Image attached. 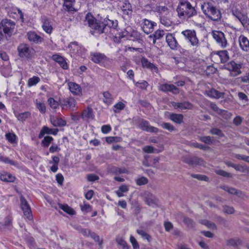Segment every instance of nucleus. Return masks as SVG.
<instances>
[{
  "mask_svg": "<svg viewBox=\"0 0 249 249\" xmlns=\"http://www.w3.org/2000/svg\"><path fill=\"white\" fill-rule=\"evenodd\" d=\"M136 123L139 127L143 131L155 133H157L160 132V130L158 128L150 125L149 122L143 119H138L136 121Z\"/></svg>",
  "mask_w": 249,
  "mask_h": 249,
  "instance_id": "6",
  "label": "nucleus"
},
{
  "mask_svg": "<svg viewBox=\"0 0 249 249\" xmlns=\"http://www.w3.org/2000/svg\"><path fill=\"white\" fill-rule=\"evenodd\" d=\"M124 107L125 105L123 103L120 102L114 105L113 111L114 112L116 113L124 109Z\"/></svg>",
  "mask_w": 249,
  "mask_h": 249,
  "instance_id": "46",
  "label": "nucleus"
},
{
  "mask_svg": "<svg viewBox=\"0 0 249 249\" xmlns=\"http://www.w3.org/2000/svg\"><path fill=\"white\" fill-rule=\"evenodd\" d=\"M145 201L147 204L149 206H152V205L156 204V200L151 195L148 196L146 197Z\"/></svg>",
  "mask_w": 249,
  "mask_h": 249,
  "instance_id": "55",
  "label": "nucleus"
},
{
  "mask_svg": "<svg viewBox=\"0 0 249 249\" xmlns=\"http://www.w3.org/2000/svg\"><path fill=\"white\" fill-rule=\"evenodd\" d=\"M241 64H237L234 61H231L226 65L225 69L231 71L232 76H236L241 73Z\"/></svg>",
  "mask_w": 249,
  "mask_h": 249,
  "instance_id": "8",
  "label": "nucleus"
},
{
  "mask_svg": "<svg viewBox=\"0 0 249 249\" xmlns=\"http://www.w3.org/2000/svg\"><path fill=\"white\" fill-rule=\"evenodd\" d=\"M155 11L158 13L159 17L166 14H168L169 13V10L167 7L160 5H156Z\"/></svg>",
  "mask_w": 249,
  "mask_h": 249,
  "instance_id": "32",
  "label": "nucleus"
},
{
  "mask_svg": "<svg viewBox=\"0 0 249 249\" xmlns=\"http://www.w3.org/2000/svg\"><path fill=\"white\" fill-rule=\"evenodd\" d=\"M36 107L39 110V111L41 113H44L46 111V106L43 102L38 101L36 100Z\"/></svg>",
  "mask_w": 249,
  "mask_h": 249,
  "instance_id": "37",
  "label": "nucleus"
},
{
  "mask_svg": "<svg viewBox=\"0 0 249 249\" xmlns=\"http://www.w3.org/2000/svg\"><path fill=\"white\" fill-rule=\"evenodd\" d=\"M130 241L132 244L134 249H139V245L136 239L133 236H130Z\"/></svg>",
  "mask_w": 249,
  "mask_h": 249,
  "instance_id": "60",
  "label": "nucleus"
},
{
  "mask_svg": "<svg viewBox=\"0 0 249 249\" xmlns=\"http://www.w3.org/2000/svg\"><path fill=\"white\" fill-rule=\"evenodd\" d=\"M50 120L54 126H64L67 124L66 122L61 118L51 117Z\"/></svg>",
  "mask_w": 249,
  "mask_h": 249,
  "instance_id": "28",
  "label": "nucleus"
},
{
  "mask_svg": "<svg viewBox=\"0 0 249 249\" xmlns=\"http://www.w3.org/2000/svg\"><path fill=\"white\" fill-rule=\"evenodd\" d=\"M177 11L179 17H184L190 18L197 14L195 7L192 6L189 1L185 0L180 1Z\"/></svg>",
  "mask_w": 249,
  "mask_h": 249,
  "instance_id": "2",
  "label": "nucleus"
},
{
  "mask_svg": "<svg viewBox=\"0 0 249 249\" xmlns=\"http://www.w3.org/2000/svg\"><path fill=\"white\" fill-rule=\"evenodd\" d=\"M87 179L89 181L93 182L99 179V177L95 174H90L87 175Z\"/></svg>",
  "mask_w": 249,
  "mask_h": 249,
  "instance_id": "57",
  "label": "nucleus"
},
{
  "mask_svg": "<svg viewBox=\"0 0 249 249\" xmlns=\"http://www.w3.org/2000/svg\"><path fill=\"white\" fill-rule=\"evenodd\" d=\"M238 42L241 49L246 53L249 52V40L244 35H240L238 37Z\"/></svg>",
  "mask_w": 249,
  "mask_h": 249,
  "instance_id": "19",
  "label": "nucleus"
},
{
  "mask_svg": "<svg viewBox=\"0 0 249 249\" xmlns=\"http://www.w3.org/2000/svg\"><path fill=\"white\" fill-rule=\"evenodd\" d=\"M42 28L47 34H50L53 31V27L50 20L46 17L42 18Z\"/></svg>",
  "mask_w": 249,
  "mask_h": 249,
  "instance_id": "24",
  "label": "nucleus"
},
{
  "mask_svg": "<svg viewBox=\"0 0 249 249\" xmlns=\"http://www.w3.org/2000/svg\"><path fill=\"white\" fill-rule=\"evenodd\" d=\"M84 22L90 28V33L94 35L107 33L108 28L115 29L118 26L117 20L104 19L103 21H98L90 13L86 15Z\"/></svg>",
  "mask_w": 249,
  "mask_h": 249,
  "instance_id": "1",
  "label": "nucleus"
},
{
  "mask_svg": "<svg viewBox=\"0 0 249 249\" xmlns=\"http://www.w3.org/2000/svg\"><path fill=\"white\" fill-rule=\"evenodd\" d=\"M53 141V137L49 136H45L42 141V143L44 147H48Z\"/></svg>",
  "mask_w": 249,
  "mask_h": 249,
  "instance_id": "47",
  "label": "nucleus"
},
{
  "mask_svg": "<svg viewBox=\"0 0 249 249\" xmlns=\"http://www.w3.org/2000/svg\"><path fill=\"white\" fill-rule=\"evenodd\" d=\"M160 125L163 129H166L170 132H172L176 130L175 126L169 123H163L161 124Z\"/></svg>",
  "mask_w": 249,
  "mask_h": 249,
  "instance_id": "40",
  "label": "nucleus"
},
{
  "mask_svg": "<svg viewBox=\"0 0 249 249\" xmlns=\"http://www.w3.org/2000/svg\"><path fill=\"white\" fill-rule=\"evenodd\" d=\"M92 114V110L90 108H88L86 109H85L82 113V117L83 118H89L91 116Z\"/></svg>",
  "mask_w": 249,
  "mask_h": 249,
  "instance_id": "51",
  "label": "nucleus"
},
{
  "mask_svg": "<svg viewBox=\"0 0 249 249\" xmlns=\"http://www.w3.org/2000/svg\"><path fill=\"white\" fill-rule=\"evenodd\" d=\"M44 38L43 37L38 35L36 33L32 32V42L39 44L43 42Z\"/></svg>",
  "mask_w": 249,
  "mask_h": 249,
  "instance_id": "36",
  "label": "nucleus"
},
{
  "mask_svg": "<svg viewBox=\"0 0 249 249\" xmlns=\"http://www.w3.org/2000/svg\"><path fill=\"white\" fill-rule=\"evenodd\" d=\"M18 54L21 57L29 58L30 50L29 46L24 43L20 44L18 47Z\"/></svg>",
  "mask_w": 249,
  "mask_h": 249,
  "instance_id": "16",
  "label": "nucleus"
},
{
  "mask_svg": "<svg viewBox=\"0 0 249 249\" xmlns=\"http://www.w3.org/2000/svg\"><path fill=\"white\" fill-rule=\"evenodd\" d=\"M136 184L138 185L141 186L146 184L148 182V179L144 177H142L136 180Z\"/></svg>",
  "mask_w": 249,
  "mask_h": 249,
  "instance_id": "49",
  "label": "nucleus"
},
{
  "mask_svg": "<svg viewBox=\"0 0 249 249\" xmlns=\"http://www.w3.org/2000/svg\"><path fill=\"white\" fill-rule=\"evenodd\" d=\"M58 131V129L55 128V129H51L48 127L46 126H44L42 127L40 134L39 135V137L41 138L42 137L44 134H53L54 135H55L57 134V132Z\"/></svg>",
  "mask_w": 249,
  "mask_h": 249,
  "instance_id": "26",
  "label": "nucleus"
},
{
  "mask_svg": "<svg viewBox=\"0 0 249 249\" xmlns=\"http://www.w3.org/2000/svg\"><path fill=\"white\" fill-rule=\"evenodd\" d=\"M159 89L163 92H170L173 94H178L179 93V89L173 84H162L159 86Z\"/></svg>",
  "mask_w": 249,
  "mask_h": 249,
  "instance_id": "11",
  "label": "nucleus"
},
{
  "mask_svg": "<svg viewBox=\"0 0 249 249\" xmlns=\"http://www.w3.org/2000/svg\"><path fill=\"white\" fill-rule=\"evenodd\" d=\"M112 172L115 174H123L126 173V170L124 168H120L116 167H114L111 169Z\"/></svg>",
  "mask_w": 249,
  "mask_h": 249,
  "instance_id": "56",
  "label": "nucleus"
},
{
  "mask_svg": "<svg viewBox=\"0 0 249 249\" xmlns=\"http://www.w3.org/2000/svg\"><path fill=\"white\" fill-rule=\"evenodd\" d=\"M62 5L63 10L69 13L72 14L77 11V9L74 7L75 0H63Z\"/></svg>",
  "mask_w": 249,
  "mask_h": 249,
  "instance_id": "14",
  "label": "nucleus"
},
{
  "mask_svg": "<svg viewBox=\"0 0 249 249\" xmlns=\"http://www.w3.org/2000/svg\"><path fill=\"white\" fill-rule=\"evenodd\" d=\"M157 24L155 22L145 18L143 20V24L142 28L145 33L149 34L153 31L154 27Z\"/></svg>",
  "mask_w": 249,
  "mask_h": 249,
  "instance_id": "15",
  "label": "nucleus"
},
{
  "mask_svg": "<svg viewBox=\"0 0 249 249\" xmlns=\"http://www.w3.org/2000/svg\"><path fill=\"white\" fill-rule=\"evenodd\" d=\"M164 35V32L163 30H157L155 32L153 36H149V37L153 39V42L155 44L157 39L161 38Z\"/></svg>",
  "mask_w": 249,
  "mask_h": 249,
  "instance_id": "33",
  "label": "nucleus"
},
{
  "mask_svg": "<svg viewBox=\"0 0 249 249\" xmlns=\"http://www.w3.org/2000/svg\"><path fill=\"white\" fill-rule=\"evenodd\" d=\"M183 222L189 228H192L195 226V222L189 217H185Z\"/></svg>",
  "mask_w": 249,
  "mask_h": 249,
  "instance_id": "50",
  "label": "nucleus"
},
{
  "mask_svg": "<svg viewBox=\"0 0 249 249\" xmlns=\"http://www.w3.org/2000/svg\"><path fill=\"white\" fill-rule=\"evenodd\" d=\"M200 223L206 226L208 228H211L213 230H216L217 229V227L215 223L212 222L210 221L207 220H201Z\"/></svg>",
  "mask_w": 249,
  "mask_h": 249,
  "instance_id": "42",
  "label": "nucleus"
},
{
  "mask_svg": "<svg viewBox=\"0 0 249 249\" xmlns=\"http://www.w3.org/2000/svg\"><path fill=\"white\" fill-rule=\"evenodd\" d=\"M121 9L124 15L129 16L132 14L131 5L127 0H125L123 2V4L121 6Z\"/></svg>",
  "mask_w": 249,
  "mask_h": 249,
  "instance_id": "27",
  "label": "nucleus"
},
{
  "mask_svg": "<svg viewBox=\"0 0 249 249\" xmlns=\"http://www.w3.org/2000/svg\"><path fill=\"white\" fill-rule=\"evenodd\" d=\"M15 177L12 174L3 172L0 173V179L5 182H13L15 180Z\"/></svg>",
  "mask_w": 249,
  "mask_h": 249,
  "instance_id": "31",
  "label": "nucleus"
},
{
  "mask_svg": "<svg viewBox=\"0 0 249 249\" xmlns=\"http://www.w3.org/2000/svg\"><path fill=\"white\" fill-rule=\"evenodd\" d=\"M183 115L181 114L171 113L169 115V119L178 124H181L183 122Z\"/></svg>",
  "mask_w": 249,
  "mask_h": 249,
  "instance_id": "30",
  "label": "nucleus"
},
{
  "mask_svg": "<svg viewBox=\"0 0 249 249\" xmlns=\"http://www.w3.org/2000/svg\"><path fill=\"white\" fill-rule=\"evenodd\" d=\"M130 36L133 37L132 39L134 40L139 41L142 39V36L137 31H133L131 33Z\"/></svg>",
  "mask_w": 249,
  "mask_h": 249,
  "instance_id": "41",
  "label": "nucleus"
},
{
  "mask_svg": "<svg viewBox=\"0 0 249 249\" xmlns=\"http://www.w3.org/2000/svg\"><path fill=\"white\" fill-rule=\"evenodd\" d=\"M234 209L232 206L228 205L223 206V212L227 214H231L234 213Z\"/></svg>",
  "mask_w": 249,
  "mask_h": 249,
  "instance_id": "52",
  "label": "nucleus"
},
{
  "mask_svg": "<svg viewBox=\"0 0 249 249\" xmlns=\"http://www.w3.org/2000/svg\"><path fill=\"white\" fill-rule=\"evenodd\" d=\"M201 8L203 13L211 20L218 21L221 19V12L212 3L204 2L201 4Z\"/></svg>",
  "mask_w": 249,
  "mask_h": 249,
  "instance_id": "3",
  "label": "nucleus"
},
{
  "mask_svg": "<svg viewBox=\"0 0 249 249\" xmlns=\"http://www.w3.org/2000/svg\"><path fill=\"white\" fill-rule=\"evenodd\" d=\"M181 34L184 36L185 39L190 43L191 45L196 49L200 45V42L198 39L196 32L195 30H186L181 32Z\"/></svg>",
  "mask_w": 249,
  "mask_h": 249,
  "instance_id": "5",
  "label": "nucleus"
},
{
  "mask_svg": "<svg viewBox=\"0 0 249 249\" xmlns=\"http://www.w3.org/2000/svg\"><path fill=\"white\" fill-rule=\"evenodd\" d=\"M213 57L214 59L219 58L220 60V62L222 63L227 62L230 59L228 52L226 50L215 52Z\"/></svg>",
  "mask_w": 249,
  "mask_h": 249,
  "instance_id": "17",
  "label": "nucleus"
},
{
  "mask_svg": "<svg viewBox=\"0 0 249 249\" xmlns=\"http://www.w3.org/2000/svg\"><path fill=\"white\" fill-rule=\"evenodd\" d=\"M52 58L53 60L59 64L60 66L64 70H67L69 68L67 63L64 57L58 54H53Z\"/></svg>",
  "mask_w": 249,
  "mask_h": 249,
  "instance_id": "21",
  "label": "nucleus"
},
{
  "mask_svg": "<svg viewBox=\"0 0 249 249\" xmlns=\"http://www.w3.org/2000/svg\"><path fill=\"white\" fill-rule=\"evenodd\" d=\"M30 115L31 114L30 112H25L20 113H15V116L18 119V120L22 122L25 121L27 118L30 117Z\"/></svg>",
  "mask_w": 249,
  "mask_h": 249,
  "instance_id": "34",
  "label": "nucleus"
},
{
  "mask_svg": "<svg viewBox=\"0 0 249 249\" xmlns=\"http://www.w3.org/2000/svg\"><path fill=\"white\" fill-rule=\"evenodd\" d=\"M166 41L171 49L175 50L179 48L180 46L172 34L168 33L166 36Z\"/></svg>",
  "mask_w": 249,
  "mask_h": 249,
  "instance_id": "12",
  "label": "nucleus"
},
{
  "mask_svg": "<svg viewBox=\"0 0 249 249\" xmlns=\"http://www.w3.org/2000/svg\"><path fill=\"white\" fill-rule=\"evenodd\" d=\"M59 102L62 109H67L68 107L73 108L76 104V100L72 97L60 99Z\"/></svg>",
  "mask_w": 249,
  "mask_h": 249,
  "instance_id": "9",
  "label": "nucleus"
},
{
  "mask_svg": "<svg viewBox=\"0 0 249 249\" xmlns=\"http://www.w3.org/2000/svg\"><path fill=\"white\" fill-rule=\"evenodd\" d=\"M221 188L223 190L228 192L229 194L234 195H235L237 190L234 188L228 186H223L221 187Z\"/></svg>",
  "mask_w": 249,
  "mask_h": 249,
  "instance_id": "45",
  "label": "nucleus"
},
{
  "mask_svg": "<svg viewBox=\"0 0 249 249\" xmlns=\"http://www.w3.org/2000/svg\"><path fill=\"white\" fill-rule=\"evenodd\" d=\"M171 104L175 109H179L181 110L192 109L193 108V105L190 102L187 101L180 103L172 102Z\"/></svg>",
  "mask_w": 249,
  "mask_h": 249,
  "instance_id": "18",
  "label": "nucleus"
},
{
  "mask_svg": "<svg viewBox=\"0 0 249 249\" xmlns=\"http://www.w3.org/2000/svg\"><path fill=\"white\" fill-rule=\"evenodd\" d=\"M90 56L92 61L99 64H101L108 60V58L104 53L99 52L91 53Z\"/></svg>",
  "mask_w": 249,
  "mask_h": 249,
  "instance_id": "10",
  "label": "nucleus"
},
{
  "mask_svg": "<svg viewBox=\"0 0 249 249\" xmlns=\"http://www.w3.org/2000/svg\"><path fill=\"white\" fill-rule=\"evenodd\" d=\"M160 23L164 26L168 27L172 25V21L170 18V13L160 17Z\"/></svg>",
  "mask_w": 249,
  "mask_h": 249,
  "instance_id": "29",
  "label": "nucleus"
},
{
  "mask_svg": "<svg viewBox=\"0 0 249 249\" xmlns=\"http://www.w3.org/2000/svg\"><path fill=\"white\" fill-rule=\"evenodd\" d=\"M14 26V22L10 20L5 19L1 21L0 23V41L4 38L5 36L9 35L11 33Z\"/></svg>",
  "mask_w": 249,
  "mask_h": 249,
  "instance_id": "4",
  "label": "nucleus"
},
{
  "mask_svg": "<svg viewBox=\"0 0 249 249\" xmlns=\"http://www.w3.org/2000/svg\"><path fill=\"white\" fill-rule=\"evenodd\" d=\"M48 102L50 107L53 109H56L60 106V102L58 103L55 101L53 98H49L48 100Z\"/></svg>",
  "mask_w": 249,
  "mask_h": 249,
  "instance_id": "39",
  "label": "nucleus"
},
{
  "mask_svg": "<svg viewBox=\"0 0 249 249\" xmlns=\"http://www.w3.org/2000/svg\"><path fill=\"white\" fill-rule=\"evenodd\" d=\"M184 161L191 165H201L203 164L204 161L201 158L196 157L186 158Z\"/></svg>",
  "mask_w": 249,
  "mask_h": 249,
  "instance_id": "22",
  "label": "nucleus"
},
{
  "mask_svg": "<svg viewBox=\"0 0 249 249\" xmlns=\"http://www.w3.org/2000/svg\"><path fill=\"white\" fill-rule=\"evenodd\" d=\"M212 35L216 43L221 48H225L227 47L228 44L227 40L226 39L224 34L222 32L216 30L213 31L212 32Z\"/></svg>",
  "mask_w": 249,
  "mask_h": 249,
  "instance_id": "7",
  "label": "nucleus"
},
{
  "mask_svg": "<svg viewBox=\"0 0 249 249\" xmlns=\"http://www.w3.org/2000/svg\"><path fill=\"white\" fill-rule=\"evenodd\" d=\"M90 237L100 245H102L103 240L100 239L99 236L93 232H91L89 235Z\"/></svg>",
  "mask_w": 249,
  "mask_h": 249,
  "instance_id": "54",
  "label": "nucleus"
},
{
  "mask_svg": "<svg viewBox=\"0 0 249 249\" xmlns=\"http://www.w3.org/2000/svg\"><path fill=\"white\" fill-rule=\"evenodd\" d=\"M137 232L142 236L143 239H146L148 242H150L151 239V236L147 233L145 231L142 230H138Z\"/></svg>",
  "mask_w": 249,
  "mask_h": 249,
  "instance_id": "44",
  "label": "nucleus"
},
{
  "mask_svg": "<svg viewBox=\"0 0 249 249\" xmlns=\"http://www.w3.org/2000/svg\"><path fill=\"white\" fill-rule=\"evenodd\" d=\"M210 133L212 135H217L220 137L224 136V134L222 131L217 128H212L210 130Z\"/></svg>",
  "mask_w": 249,
  "mask_h": 249,
  "instance_id": "43",
  "label": "nucleus"
},
{
  "mask_svg": "<svg viewBox=\"0 0 249 249\" xmlns=\"http://www.w3.org/2000/svg\"><path fill=\"white\" fill-rule=\"evenodd\" d=\"M235 157L238 160H242L249 163V156L240 154H236Z\"/></svg>",
  "mask_w": 249,
  "mask_h": 249,
  "instance_id": "64",
  "label": "nucleus"
},
{
  "mask_svg": "<svg viewBox=\"0 0 249 249\" xmlns=\"http://www.w3.org/2000/svg\"><path fill=\"white\" fill-rule=\"evenodd\" d=\"M239 240L235 239H230L227 241V245L232 247H236L239 243Z\"/></svg>",
  "mask_w": 249,
  "mask_h": 249,
  "instance_id": "59",
  "label": "nucleus"
},
{
  "mask_svg": "<svg viewBox=\"0 0 249 249\" xmlns=\"http://www.w3.org/2000/svg\"><path fill=\"white\" fill-rule=\"evenodd\" d=\"M192 177L194 178H197L200 180L207 181L208 180V178L205 175L193 174L192 175Z\"/></svg>",
  "mask_w": 249,
  "mask_h": 249,
  "instance_id": "62",
  "label": "nucleus"
},
{
  "mask_svg": "<svg viewBox=\"0 0 249 249\" xmlns=\"http://www.w3.org/2000/svg\"><path fill=\"white\" fill-rule=\"evenodd\" d=\"M21 208L23 211L24 216L28 220H31V208L27 200L22 196L20 197Z\"/></svg>",
  "mask_w": 249,
  "mask_h": 249,
  "instance_id": "13",
  "label": "nucleus"
},
{
  "mask_svg": "<svg viewBox=\"0 0 249 249\" xmlns=\"http://www.w3.org/2000/svg\"><path fill=\"white\" fill-rule=\"evenodd\" d=\"M141 63L143 68H146L156 72L158 71V67L154 64L150 62L147 58L142 57L141 59Z\"/></svg>",
  "mask_w": 249,
  "mask_h": 249,
  "instance_id": "23",
  "label": "nucleus"
},
{
  "mask_svg": "<svg viewBox=\"0 0 249 249\" xmlns=\"http://www.w3.org/2000/svg\"><path fill=\"white\" fill-rule=\"evenodd\" d=\"M79 232L82 233L84 236L88 237L89 236L91 231L87 229L79 228Z\"/></svg>",
  "mask_w": 249,
  "mask_h": 249,
  "instance_id": "63",
  "label": "nucleus"
},
{
  "mask_svg": "<svg viewBox=\"0 0 249 249\" xmlns=\"http://www.w3.org/2000/svg\"><path fill=\"white\" fill-rule=\"evenodd\" d=\"M120 139L119 137H107L106 138V141L108 143H111L114 142H118Z\"/></svg>",
  "mask_w": 249,
  "mask_h": 249,
  "instance_id": "58",
  "label": "nucleus"
},
{
  "mask_svg": "<svg viewBox=\"0 0 249 249\" xmlns=\"http://www.w3.org/2000/svg\"><path fill=\"white\" fill-rule=\"evenodd\" d=\"M59 207L61 209L63 210L65 212L71 215H73L74 213V212L72 209L69 207L68 205L59 204Z\"/></svg>",
  "mask_w": 249,
  "mask_h": 249,
  "instance_id": "38",
  "label": "nucleus"
},
{
  "mask_svg": "<svg viewBox=\"0 0 249 249\" xmlns=\"http://www.w3.org/2000/svg\"><path fill=\"white\" fill-rule=\"evenodd\" d=\"M206 94L208 96L211 98L216 99H219L224 95V92H219L214 89H212L210 90H206Z\"/></svg>",
  "mask_w": 249,
  "mask_h": 249,
  "instance_id": "25",
  "label": "nucleus"
},
{
  "mask_svg": "<svg viewBox=\"0 0 249 249\" xmlns=\"http://www.w3.org/2000/svg\"><path fill=\"white\" fill-rule=\"evenodd\" d=\"M68 85L70 91L73 95H82V88L79 85L72 82L68 83Z\"/></svg>",
  "mask_w": 249,
  "mask_h": 249,
  "instance_id": "20",
  "label": "nucleus"
},
{
  "mask_svg": "<svg viewBox=\"0 0 249 249\" xmlns=\"http://www.w3.org/2000/svg\"><path fill=\"white\" fill-rule=\"evenodd\" d=\"M104 102L107 104L110 105L112 102L113 98L111 94L108 91H105L103 93Z\"/></svg>",
  "mask_w": 249,
  "mask_h": 249,
  "instance_id": "35",
  "label": "nucleus"
},
{
  "mask_svg": "<svg viewBox=\"0 0 249 249\" xmlns=\"http://www.w3.org/2000/svg\"><path fill=\"white\" fill-rule=\"evenodd\" d=\"M116 242L118 244L122 247L123 249H128L129 247L127 243L122 238H117L116 239Z\"/></svg>",
  "mask_w": 249,
  "mask_h": 249,
  "instance_id": "48",
  "label": "nucleus"
},
{
  "mask_svg": "<svg viewBox=\"0 0 249 249\" xmlns=\"http://www.w3.org/2000/svg\"><path fill=\"white\" fill-rule=\"evenodd\" d=\"M5 137L6 139L11 143H14L16 142V136L14 134L8 133L5 135Z\"/></svg>",
  "mask_w": 249,
  "mask_h": 249,
  "instance_id": "53",
  "label": "nucleus"
},
{
  "mask_svg": "<svg viewBox=\"0 0 249 249\" xmlns=\"http://www.w3.org/2000/svg\"><path fill=\"white\" fill-rule=\"evenodd\" d=\"M200 140L201 142L206 143V144H211L213 143V140L210 136H203L200 138Z\"/></svg>",
  "mask_w": 249,
  "mask_h": 249,
  "instance_id": "61",
  "label": "nucleus"
}]
</instances>
